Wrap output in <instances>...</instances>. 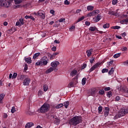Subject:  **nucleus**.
I'll return each instance as SVG.
<instances>
[{"label": "nucleus", "instance_id": "nucleus-45", "mask_svg": "<svg viewBox=\"0 0 128 128\" xmlns=\"http://www.w3.org/2000/svg\"><path fill=\"white\" fill-rule=\"evenodd\" d=\"M108 72V69L103 68L102 70V74H104V72Z\"/></svg>", "mask_w": 128, "mask_h": 128}, {"label": "nucleus", "instance_id": "nucleus-37", "mask_svg": "<svg viewBox=\"0 0 128 128\" xmlns=\"http://www.w3.org/2000/svg\"><path fill=\"white\" fill-rule=\"evenodd\" d=\"M120 53L116 54L114 55V58H120Z\"/></svg>", "mask_w": 128, "mask_h": 128}, {"label": "nucleus", "instance_id": "nucleus-7", "mask_svg": "<svg viewBox=\"0 0 128 128\" xmlns=\"http://www.w3.org/2000/svg\"><path fill=\"white\" fill-rule=\"evenodd\" d=\"M41 61L42 62V66H46L48 62V57L44 56L41 58Z\"/></svg>", "mask_w": 128, "mask_h": 128}, {"label": "nucleus", "instance_id": "nucleus-53", "mask_svg": "<svg viewBox=\"0 0 128 128\" xmlns=\"http://www.w3.org/2000/svg\"><path fill=\"white\" fill-rule=\"evenodd\" d=\"M94 14H100V10H94Z\"/></svg>", "mask_w": 128, "mask_h": 128}, {"label": "nucleus", "instance_id": "nucleus-31", "mask_svg": "<svg viewBox=\"0 0 128 128\" xmlns=\"http://www.w3.org/2000/svg\"><path fill=\"white\" fill-rule=\"evenodd\" d=\"M114 68H112L110 70V71L108 72V74L112 75V74H114Z\"/></svg>", "mask_w": 128, "mask_h": 128}, {"label": "nucleus", "instance_id": "nucleus-22", "mask_svg": "<svg viewBox=\"0 0 128 128\" xmlns=\"http://www.w3.org/2000/svg\"><path fill=\"white\" fill-rule=\"evenodd\" d=\"M94 6H87V10L88 11L94 10Z\"/></svg>", "mask_w": 128, "mask_h": 128}, {"label": "nucleus", "instance_id": "nucleus-42", "mask_svg": "<svg viewBox=\"0 0 128 128\" xmlns=\"http://www.w3.org/2000/svg\"><path fill=\"white\" fill-rule=\"evenodd\" d=\"M16 112V107H14V106L12 107V108L11 109L12 114H14V112Z\"/></svg>", "mask_w": 128, "mask_h": 128}, {"label": "nucleus", "instance_id": "nucleus-43", "mask_svg": "<svg viewBox=\"0 0 128 128\" xmlns=\"http://www.w3.org/2000/svg\"><path fill=\"white\" fill-rule=\"evenodd\" d=\"M98 114H100L102 112V106H99L98 108Z\"/></svg>", "mask_w": 128, "mask_h": 128}, {"label": "nucleus", "instance_id": "nucleus-3", "mask_svg": "<svg viewBox=\"0 0 128 128\" xmlns=\"http://www.w3.org/2000/svg\"><path fill=\"white\" fill-rule=\"evenodd\" d=\"M50 109V104L48 103H44L40 108V112L41 114H46L48 112Z\"/></svg>", "mask_w": 128, "mask_h": 128}, {"label": "nucleus", "instance_id": "nucleus-60", "mask_svg": "<svg viewBox=\"0 0 128 128\" xmlns=\"http://www.w3.org/2000/svg\"><path fill=\"white\" fill-rule=\"evenodd\" d=\"M94 58H92V59L90 60V62L91 64H94Z\"/></svg>", "mask_w": 128, "mask_h": 128}, {"label": "nucleus", "instance_id": "nucleus-59", "mask_svg": "<svg viewBox=\"0 0 128 128\" xmlns=\"http://www.w3.org/2000/svg\"><path fill=\"white\" fill-rule=\"evenodd\" d=\"M8 114L4 113L3 115V118H8Z\"/></svg>", "mask_w": 128, "mask_h": 128}, {"label": "nucleus", "instance_id": "nucleus-49", "mask_svg": "<svg viewBox=\"0 0 128 128\" xmlns=\"http://www.w3.org/2000/svg\"><path fill=\"white\" fill-rule=\"evenodd\" d=\"M42 94H44V92H42V91L40 90L38 91V96H41Z\"/></svg>", "mask_w": 128, "mask_h": 128}, {"label": "nucleus", "instance_id": "nucleus-20", "mask_svg": "<svg viewBox=\"0 0 128 128\" xmlns=\"http://www.w3.org/2000/svg\"><path fill=\"white\" fill-rule=\"evenodd\" d=\"M25 62H27V64H32V58H25Z\"/></svg>", "mask_w": 128, "mask_h": 128}, {"label": "nucleus", "instance_id": "nucleus-18", "mask_svg": "<svg viewBox=\"0 0 128 128\" xmlns=\"http://www.w3.org/2000/svg\"><path fill=\"white\" fill-rule=\"evenodd\" d=\"M120 24H128V18L121 20L120 21Z\"/></svg>", "mask_w": 128, "mask_h": 128}, {"label": "nucleus", "instance_id": "nucleus-36", "mask_svg": "<svg viewBox=\"0 0 128 128\" xmlns=\"http://www.w3.org/2000/svg\"><path fill=\"white\" fill-rule=\"evenodd\" d=\"M98 94L100 96H104V90L103 89L100 90Z\"/></svg>", "mask_w": 128, "mask_h": 128}, {"label": "nucleus", "instance_id": "nucleus-5", "mask_svg": "<svg viewBox=\"0 0 128 128\" xmlns=\"http://www.w3.org/2000/svg\"><path fill=\"white\" fill-rule=\"evenodd\" d=\"M106 60V59L104 58L102 62H98L96 63L90 68V70H89V72H94V70L96 68H99L100 66L102 64H104V62Z\"/></svg>", "mask_w": 128, "mask_h": 128}, {"label": "nucleus", "instance_id": "nucleus-13", "mask_svg": "<svg viewBox=\"0 0 128 128\" xmlns=\"http://www.w3.org/2000/svg\"><path fill=\"white\" fill-rule=\"evenodd\" d=\"M34 124V123L32 122H28L25 126V128H30L33 126Z\"/></svg>", "mask_w": 128, "mask_h": 128}, {"label": "nucleus", "instance_id": "nucleus-57", "mask_svg": "<svg viewBox=\"0 0 128 128\" xmlns=\"http://www.w3.org/2000/svg\"><path fill=\"white\" fill-rule=\"evenodd\" d=\"M64 20H65V19L64 18H61L58 20L59 22H62Z\"/></svg>", "mask_w": 128, "mask_h": 128}, {"label": "nucleus", "instance_id": "nucleus-6", "mask_svg": "<svg viewBox=\"0 0 128 128\" xmlns=\"http://www.w3.org/2000/svg\"><path fill=\"white\" fill-rule=\"evenodd\" d=\"M38 16H40L42 20H44V18H46V14L44 13V11L42 10H40L38 11Z\"/></svg>", "mask_w": 128, "mask_h": 128}, {"label": "nucleus", "instance_id": "nucleus-1", "mask_svg": "<svg viewBox=\"0 0 128 128\" xmlns=\"http://www.w3.org/2000/svg\"><path fill=\"white\" fill-rule=\"evenodd\" d=\"M82 118L80 116H75L72 118L71 120H70L69 122L70 124L72 126H78L79 124L82 123Z\"/></svg>", "mask_w": 128, "mask_h": 128}, {"label": "nucleus", "instance_id": "nucleus-8", "mask_svg": "<svg viewBox=\"0 0 128 128\" xmlns=\"http://www.w3.org/2000/svg\"><path fill=\"white\" fill-rule=\"evenodd\" d=\"M30 78H26L23 80V84L24 86H30Z\"/></svg>", "mask_w": 128, "mask_h": 128}, {"label": "nucleus", "instance_id": "nucleus-2", "mask_svg": "<svg viewBox=\"0 0 128 128\" xmlns=\"http://www.w3.org/2000/svg\"><path fill=\"white\" fill-rule=\"evenodd\" d=\"M126 114H128V107L126 108L121 110L120 112L116 114L114 120H118V118H122V116H124Z\"/></svg>", "mask_w": 128, "mask_h": 128}, {"label": "nucleus", "instance_id": "nucleus-9", "mask_svg": "<svg viewBox=\"0 0 128 128\" xmlns=\"http://www.w3.org/2000/svg\"><path fill=\"white\" fill-rule=\"evenodd\" d=\"M46 116L47 118H54V112L50 111L48 113H46Z\"/></svg>", "mask_w": 128, "mask_h": 128}, {"label": "nucleus", "instance_id": "nucleus-44", "mask_svg": "<svg viewBox=\"0 0 128 128\" xmlns=\"http://www.w3.org/2000/svg\"><path fill=\"white\" fill-rule=\"evenodd\" d=\"M74 86V82H70L68 84V88H72Z\"/></svg>", "mask_w": 128, "mask_h": 128}, {"label": "nucleus", "instance_id": "nucleus-52", "mask_svg": "<svg viewBox=\"0 0 128 128\" xmlns=\"http://www.w3.org/2000/svg\"><path fill=\"white\" fill-rule=\"evenodd\" d=\"M64 4L66 6H68V4H70V2L68 0H66L64 2Z\"/></svg>", "mask_w": 128, "mask_h": 128}, {"label": "nucleus", "instance_id": "nucleus-54", "mask_svg": "<svg viewBox=\"0 0 128 128\" xmlns=\"http://www.w3.org/2000/svg\"><path fill=\"white\" fill-rule=\"evenodd\" d=\"M86 68V64H84L82 66V70H84Z\"/></svg>", "mask_w": 128, "mask_h": 128}, {"label": "nucleus", "instance_id": "nucleus-29", "mask_svg": "<svg viewBox=\"0 0 128 128\" xmlns=\"http://www.w3.org/2000/svg\"><path fill=\"white\" fill-rule=\"evenodd\" d=\"M60 120L58 118H54V122L56 124H60Z\"/></svg>", "mask_w": 128, "mask_h": 128}, {"label": "nucleus", "instance_id": "nucleus-10", "mask_svg": "<svg viewBox=\"0 0 128 128\" xmlns=\"http://www.w3.org/2000/svg\"><path fill=\"white\" fill-rule=\"evenodd\" d=\"M26 78V75L22 74H18V80H24V78Z\"/></svg>", "mask_w": 128, "mask_h": 128}, {"label": "nucleus", "instance_id": "nucleus-11", "mask_svg": "<svg viewBox=\"0 0 128 128\" xmlns=\"http://www.w3.org/2000/svg\"><path fill=\"white\" fill-rule=\"evenodd\" d=\"M58 64H60V62L58 61L52 62L50 64L51 66H52V68H56V66H58Z\"/></svg>", "mask_w": 128, "mask_h": 128}, {"label": "nucleus", "instance_id": "nucleus-26", "mask_svg": "<svg viewBox=\"0 0 128 128\" xmlns=\"http://www.w3.org/2000/svg\"><path fill=\"white\" fill-rule=\"evenodd\" d=\"M25 18H26V20H28V18H30V20H36L34 16H25Z\"/></svg>", "mask_w": 128, "mask_h": 128}, {"label": "nucleus", "instance_id": "nucleus-16", "mask_svg": "<svg viewBox=\"0 0 128 128\" xmlns=\"http://www.w3.org/2000/svg\"><path fill=\"white\" fill-rule=\"evenodd\" d=\"M76 74H78V70H74L70 73V76H76Z\"/></svg>", "mask_w": 128, "mask_h": 128}, {"label": "nucleus", "instance_id": "nucleus-24", "mask_svg": "<svg viewBox=\"0 0 128 128\" xmlns=\"http://www.w3.org/2000/svg\"><path fill=\"white\" fill-rule=\"evenodd\" d=\"M62 106H64V104H58V105H56L55 106V108H56L58 109V108H62Z\"/></svg>", "mask_w": 128, "mask_h": 128}, {"label": "nucleus", "instance_id": "nucleus-17", "mask_svg": "<svg viewBox=\"0 0 128 128\" xmlns=\"http://www.w3.org/2000/svg\"><path fill=\"white\" fill-rule=\"evenodd\" d=\"M102 18V14H97V16L96 17V22H100Z\"/></svg>", "mask_w": 128, "mask_h": 128}, {"label": "nucleus", "instance_id": "nucleus-46", "mask_svg": "<svg viewBox=\"0 0 128 128\" xmlns=\"http://www.w3.org/2000/svg\"><path fill=\"white\" fill-rule=\"evenodd\" d=\"M116 4H118V0H112V4H113V6H116Z\"/></svg>", "mask_w": 128, "mask_h": 128}, {"label": "nucleus", "instance_id": "nucleus-33", "mask_svg": "<svg viewBox=\"0 0 128 128\" xmlns=\"http://www.w3.org/2000/svg\"><path fill=\"white\" fill-rule=\"evenodd\" d=\"M111 28L112 30H120V26H112L111 27Z\"/></svg>", "mask_w": 128, "mask_h": 128}, {"label": "nucleus", "instance_id": "nucleus-63", "mask_svg": "<svg viewBox=\"0 0 128 128\" xmlns=\"http://www.w3.org/2000/svg\"><path fill=\"white\" fill-rule=\"evenodd\" d=\"M128 50V48L126 47H124L122 48V52H126V50Z\"/></svg>", "mask_w": 128, "mask_h": 128}, {"label": "nucleus", "instance_id": "nucleus-14", "mask_svg": "<svg viewBox=\"0 0 128 128\" xmlns=\"http://www.w3.org/2000/svg\"><path fill=\"white\" fill-rule=\"evenodd\" d=\"M92 52H94V49L92 48H90L89 50H87L86 52L87 54V56L88 57L90 56H92Z\"/></svg>", "mask_w": 128, "mask_h": 128}, {"label": "nucleus", "instance_id": "nucleus-23", "mask_svg": "<svg viewBox=\"0 0 128 128\" xmlns=\"http://www.w3.org/2000/svg\"><path fill=\"white\" fill-rule=\"evenodd\" d=\"M36 66H42V60H40L38 61V62H36L35 64Z\"/></svg>", "mask_w": 128, "mask_h": 128}, {"label": "nucleus", "instance_id": "nucleus-48", "mask_svg": "<svg viewBox=\"0 0 128 128\" xmlns=\"http://www.w3.org/2000/svg\"><path fill=\"white\" fill-rule=\"evenodd\" d=\"M16 26H22V24H20V21H18L16 22Z\"/></svg>", "mask_w": 128, "mask_h": 128}, {"label": "nucleus", "instance_id": "nucleus-21", "mask_svg": "<svg viewBox=\"0 0 128 128\" xmlns=\"http://www.w3.org/2000/svg\"><path fill=\"white\" fill-rule=\"evenodd\" d=\"M24 0H14L15 4H22Z\"/></svg>", "mask_w": 128, "mask_h": 128}, {"label": "nucleus", "instance_id": "nucleus-47", "mask_svg": "<svg viewBox=\"0 0 128 128\" xmlns=\"http://www.w3.org/2000/svg\"><path fill=\"white\" fill-rule=\"evenodd\" d=\"M112 64H114V60H111L110 62H108V64L109 66H110Z\"/></svg>", "mask_w": 128, "mask_h": 128}, {"label": "nucleus", "instance_id": "nucleus-38", "mask_svg": "<svg viewBox=\"0 0 128 128\" xmlns=\"http://www.w3.org/2000/svg\"><path fill=\"white\" fill-rule=\"evenodd\" d=\"M84 18H86L84 16L78 18V20L76 21V22H82V20H84Z\"/></svg>", "mask_w": 128, "mask_h": 128}, {"label": "nucleus", "instance_id": "nucleus-61", "mask_svg": "<svg viewBox=\"0 0 128 128\" xmlns=\"http://www.w3.org/2000/svg\"><path fill=\"white\" fill-rule=\"evenodd\" d=\"M50 60H54V54L50 55Z\"/></svg>", "mask_w": 128, "mask_h": 128}, {"label": "nucleus", "instance_id": "nucleus-64", "mask_svg": "<svg viewBox=\"0 0 128 128\" xmlns=\"http://www.w3.org/2000/svg\"><path fill=\"white\" fill-rule=\"evenodd\" d=\"M74 28H76V27L74 26H72L70 28V30H74Z\"/></svg>", "mask_w": 128, "mask_h": 128}, {"label": "nucleus", "instance_id": "nucleus-35", "mask_svg": "<svg viewBox=\"0 0 128 128\" xmlns=\"http://www.w3.org/2000/svg\"><path fill=\"white\" fill-rule=\"evenodd\" d=\"M40 52L35 54L33 56L34 60H36V58H38V56H40Z\"/></svg>", "mask_w": 128, "mask_h": 128}, {"label": "nucleus", "instance_id": "nucleus-32", "mask_svg": "<svg viewBox=\"0 0 128 128\" xmlns=\"http://www.w3.org/2000/svg\"><path fill=\"white\" fill-rule=\"evenodd\" d=\"M64 106L66 108H68V106H70V102H66L64 103Z\"/></svg>", "mask_w": 128, "mask_h": 128}, {"label": "nucleus", "instance_id": "nucleus-62", "mask_svg": "<svg viewBox=\"0 0 128 128\" xmlns=\"http://www.w3.org/2000/svg\"><path fill=\"white\" fill-rule=\"evenodd\" d=\"M52 52H56V47L54 46L52 48Z\"/></svg>", "mask_w": 128, "mask_h": 128}, {"label": "nucleus", "instance_id": "nucleus-34", "mask_svg": "<svg viewBox=\"0 0 128 128\" xmlns=\"http://www.w3.org/2000/svg\"><path fill=\"white\" fill-rule=\"evenodd\" d=\"M110 28V24L109 23H106L103 26L104 28Z\"/></svg>", "mask_w": 128, "mask_h": 128}, {"label": "nucleus", "instance_id": "nucleus-4", "mask_svg": "<svg viewBox=\"0 0 128 128\" xmlns=\"http://www.w3.org/2000/svg\"><path fill=\"white\" fill-rule=\"evenodd\" d=\"M14 2V0H5L4 2V0H0V4L1 6H4V8H8L12 6V3ZM2 2H4L2 4Z\"/></svg>", "mask_w": 128, "mask_h": 128}, {"label": "nucleus", "instance_id": "nucleus-28", "mask_svg": "<svg viewBox=\"0 0 128 128\" xmlns=\"http://www.w3.org/2000/svg\"><path fill=\"white\" fill-rule=\"evenodd\" d=\"M90 94L92 96H94L96 94V89H93L91 90Z\"/></svg>", "mask_w": 128, "mask_h": 128}, {"label": "nucleus", "instance_id": "nucleus-12", "mask_svg": "<svg viewBox=\"0 0 128 128\" xmlns=\"http://www.w3.org/2000/svg\"><path fill=\"white\" fill-rule=\"evenodd\" d=\"M108 114H110V108L108 107H105V110H104V116H108Z\"/></svg>", "mask_w": 128, "mask_h": 128}, {"label": "nucleus", "instance_id": "nucleus-55", "mask_svg": "<svg viewBox=\"0 0 128 128\" xmlns=\"http://www.w3.org/2000/svg\"><path fill=\"white\" fill-rule=\"evenodd\" d=\"M120 100V96H116V100L118 102Z\"/></svg>", "mask_w": 128, "mask_h": 128}, {"label": "nucleus", "instance_id": "nucleus-30", "mask_svg": "<svg viewBox=\"0 0 128 128\" xmlns=\"http://www.w3.org/2000/svg\"><path fill=\"white\" fill-rule=\"evenodd\" d=\"M86 78H84L82 79V86H84L86 84Z\"/></svg>", "mask_w": 128, "mask_h": 128}, {"label": "nucleus", "instance_id": "nucleus-15", "mask_svg": "<svg viewBox=\"0 0 128 128\" xmlns=\"http://www.w3.org/2000/svg\"><path fill=\"white\" fill-rule=\"evenodd\" d=\"M55 68H52V67H50V68L48 69L46 71V74H50V72H54V70Z\"/></svg>", "mask_w": 128, "mask_h": 128}, {"label": "nucleus", "instance_id": "nucleus-51", "mask_svg": "<svg viewBox=\"0 0 128 128\" xmlns=\"http://www.w3.org/2000/svg\"><path fill=\"white\" fill-rule=\"evenodd\" d=\"M108 14L111 16H116V12H114L113 11L109 12Z\"/></svg>", "mask_w": 128, "mask_h": 128}, {"label": "nucleus", "instance_id": "nucleus-58", "mask_svg": "<svg viewBox=\"0 0 128 128\" xmlns=\"http://www.w3.org/2000/svg\"><path fill=\"white\" fill-rule=\"evenodd\" d=\"M54 10H50V14H52L54 15Z\"/></svg>", "mask_w": 128, "mask_h": 128}, {"label": "nucleus", "instance_id": "nucleus-50", "mask_svg": "<svg viewBox=\"0 0 128 128\" xmlns=\"http://www.w3.org/2000/svg\"><path fill=\"white\" fill-rule=\"evenodd\" d=\"M104 90H105V92H108V90H110V87H106L104 88Z\"/></svg>", "mask_w": 128, "mask_h": 128}, {"label": "nucleus", "instance_id": "nucleus-25", "mask_svg": "<svg viewBox=\"0 0 128 128\" xmlns=\"http://www.w3.org/2000/svg\"><path fill=\"white\" fill-rule=\"evenodd\" d=\"M106 96L108 98H111V96H112V91H109L107 92Z\"/></svg>", "mask_w": 128, "mask_h": 128}, {"label": "nucleus", "instance_id": "nucleus-40", "mask_svg": "<svg viewBox=\"0 0 128 128\" xmlns=\"http://www.w3.org/2000/svg\"><path fill=\"white\" fill-rule=\"evenodd\" d=\"M19 22H20V24H21V26H22V25L24 24V18H20L19 20Z\"/></svg>", "mask_w": 128, "mask_h": 128}, {"label": "nucleus", "instance_id": "nucleus-19", "mask_svg": "<svg viewBox=\"0 0 128 128\" xmlns=\"http://www.w3.org/2000/svg\"><path fill=\"white\" fill-rule=\"evenodd\" d=\"M88 30L90 32H96V26H90Z\"/></svg>", "mask_w": 128, "mask_h": 128}, {"label": "nucleus", "instance_id": "nucleus-56", "mask_svg": "<svg viewBox=\"0 0 128 128\" xmlns=\"http://www.w3.org/2000/svg\"><path fill=\"white\" fill-rule=\"evenodd\" d=\"M85 24L86 25V26H90V22H88V21H86V22H85Z\"/></svg>", "mask_w": 128, "mask_h": 128}, {"label": "nucleus", "instance_id": "nucleus-39", "mask_svg": "<svg viewBox=\"0 0 128 128\" xmlns=\"http://www.w3.org/2000/svg\"><path fill=\"white\" fill-rule=\"evenodd\" d=\"M43 86L44 92H46L48 90V86L46 84H44Z\"/></svg>", "mask_w": 128, "mask_h": 128}, {"label": "nucleus", "instance_id": "nucleus-27", "mask_svg": "<svg viewBox=\"0 0 128 128\" xmlns=\"http://www.w3.org/2000/svg\"><path fill=\"white\" fill-rule=\"evenodd\" d=\"M4 94H0V104L2 103V100H4Z\"/></svg>", "mask_w": 128, "mask_h": 128}, {"label": "nucleus", "instance_id": "nucleus-41", "mask_svg": "<svg viewBox=\"0 0 128 128\" xmlns=\"http://www.w3.org/2000/svg\"><path fill=\"white\" fill-rule=\"evenodd\" d=\"M16 76H18V74L16 72H14L12 76V80L16 78Z\"/></svg>", "mask_w": 128, "mask_h": 128}]
</instances>
